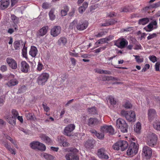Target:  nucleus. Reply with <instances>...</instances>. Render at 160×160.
Instances as JSON below:
<instances>
[{"mask_svg": "<svg viewBox=\"0 0 160 160\" xmlns=\"http://www.w3.org/2000/svg\"><path fill=\"white\" fill-rule=\"evenodd\" d=\"M121 114L129 122H135L136 120L135 112L132 111L131 110L128 112L122 110L121 112Z\"/></svg>", "mask_w": 160, "mask_h": 160, "instance_id": "obj_1", "label": "nucleus"}, {"mask_svg": "<svg viewBox=\"0 0 160 160\" xmlns=\"http://www.w3.org/2000/svg\"><path fill=\"white\" fill-rule=\"evenodd\" d=\"M70 152L65 155V157L67 160H79V158L77 155L78 150L76 148H72Z\"/></svg>", "mask_w": 160, "mask_h": 160, "instance_id": "obj_2", "label": "nucleus"}, {"mask_svg": "<svg viewBox=\"0 0 160 160\" xmlns=\"http://www.w3.org/2000/svg\"><path fill=\"white\" fill-rule=\"evenodd\" d=\"M128 146V142L124 140H120L115 143L112 146L115 150H120L121 151H124Z\"/></svg>", "mask_w": 160, "mask_h": 160, "instance_id": "obj_3", "label": "nucleus"}, {"mask_svg": "<svg viewBox=\"0 0 160 160\" xmlns=\"http://www.w3.org/2000/svg\"><path fill=\"white\" fill-rule=\"evenodd\" d=\"M49 77V73L46 72L42 73L39 75L38 77L37 82L38 84L40 85H43L45 84L46 82Z\"/></svg>", "mask_w": 160, "mask_h": 160, "instance_id": "obj_4", "label": "nucleus"}, {"mask_svg": "<svg viewBox=\"0 0 160 160\" xmlns=\"http://www.w3.org/2000/svg\"><path fill=\"white\" fill-rule=\"evenodd\" d=\"M138 148L135 142H131L128 148L127 151L128 155L133 156L138 152Z\"/></svg>", "mask_w": 160, "mask_h": 160, "instance_id": "obj_5", "label": "nucleus"}, {"mask_svg": "<svg viewBox=\"0 0 160 160\" xmlns=\"http://www.w3.org/2000/svg\"><path fill=\"white\" fill-rule=\"evenodd\" d=\"M117 126L122 132H127L128 127L124 120L121 118H118L117 121Z\"/></svg>", "mask_w": 160, "mask_h": 160, "instance_id": "obj_6", "label": "nucleus"}, {"mask_svg": "<svg viewBox=\"0 0 160 160\" xmlns=\"http://www.w3.org/2000/svg\"><path fill=\"white\" fill-rule=\"evenodd\" d=\"M157 137L156 135L152 133L148 135L147 138V144L149 146L154 147L156 145Z\"/></svg>", "mask_w": 160, "mask_h": 160, "instance_id": "obj_7", "label": "nucleus"}, {"mask_svg": "<svg viewBox=\"0 0 160 160\" xmlns=\"http://www.w3.org/2000/svg\"><path fill=\"white\" fill-rule=\"evenodd\" d=\"M128 44V41L124 38H119L115 41L114 45L118 48L122 49L124 48Z\"/></svg>", "mask_w": 160, "mask_h": 160, "instance_id": "obj_8", "label": "nucleus"}, {"mask_svg": "<svg viewBox=\"0 0 160 160\" xmlns=\"http://www.w3.org/2000/svg\"><path fill=\"white\" fill-rule=\"evenodd\" d=\"M157 21L156 20H153L147 27L144 28V29L147 32H150L153 29L157 28Z\"/></svg>", "mask_w": 160, "mask_h": 160, "instance_id": "obj_9", "label": "nucleus"}, {"mask_svg": "<svg viewBox=\"0 0 160 160\" xmlns=\"http://www.w3.org/2000/svg\"><path fill=\"white\" fill-rule=\"evenodd\" d=\"M148 119L150 121L156 119L157 117L156 110L155 109L152 108L148 109Z\"/></svg>", "mask_w": 160, "mask_h": 160, "instance_id": "obj_10", "label": "nucleus"}, {"mask_svg": "<svg viewBox=\"0 0 160 160\" xmlns=\"http://www.w3.org/2000/svg\"><path fill=\"white\" fill-rule=\"evenodd\" d=\"M88 22L86 21H81L78 22L76 26V28L78 30L82 31L86 29L88 26Z\"/></svg>", "mask_w": 160, "mask_h": 160, "instance_id": "obj_11", "label": "nucleus"}, {"mask_svg": "<svg viewBox=\"0 0 160 160\" xmlns=\"http://www.w3.org/2000/svg\"><path fill=\"white\" fill-rule=\"evenodd\" d=\"M61 30V28L60 26H54L51 29L50 34L53 37H57L60 34Z\"/></svg>", "mask_w": 160, "mask_h": 160, "instance_id": "obj_12", "label": "nucleus"}, {"mask_svg": "<svg viewBox=\"0 0 160 160\" xmlns=\"http://www.w3.org/2000/svg\"><path fill=\"white\" fill-rule=\"evenodd\" d=\"M75 128V125L73 124H70L66 127L64 129V134L68 136H71V132Z\"/></svg>", "mask_w": 160, "mask_h": 160, "instance_id": "obj_13", "label": "nucleus"}, {"mask_svg": "<svg viewBox=\"0 0 160 160\" xmlns=\"http://www.w3.org/2000/svg\"><path fill=\"white\" fill-rule=\"evenodd\" d=\"M20 68L22 72L27 73L29 70L30 67L26 62L22 61L20 63Z\"/></svg>", "mask_w": 160, "mask_h": 160, "instance_id": "obj_14", "label": "nucleus"}, {"mask_svg": "<svg viewBox=\"0 0 160 160\" xmlns=\"http://www.w3.org/2000/svg\"><path fill=\"white\" fill-rule=\"evenodd\" d=\"M142 152L144 155L147 159H149L152 155V150L151 149L147 146H144L143 148Z\"/></svg>", "mask_w": 160, "mask_h": 160, "instance_id": "obj_15", "label": "nucleus"}, {"mask_svg": "<svg viewBox=\"0 0 160 160\" xmlns=\"http://www.w3.org/2000/svg\"><path fill=\"white\" fill-rule=\"evenodd\" d=\"M7 62L12 69H15L17 68V63L15 60L11 58H8L6 59Z\"/></svg>", "mask_w": 160, "mask_h": 160, "instance_id": "obj_16", "label": "nucleus"}, {"mask_svg": "<svg viewBox=\"0 0 160 160\" xmlns=\"http://www.w3.org/2000/svg\"><path fill=\"white\" fill-rule=\"evenodd\" d=\"M101 129L103 132L108 133L112 134H113L114 133V129L111 125L104 126L101 127Z\"/></svg>", "mask_w": 160, "mask_h": 160, "instance_id": "obj_17", "label": "nucleus"}, {"mask_svg": "<svg viewBox=\"0 0 160 160\" xmlns=\"http://www.w3.org/2000/svg\"><path fill=\"white\" fill-rule=\"evenodd\" d=\"M48 29V27L47 26L43 27L37 32V37H40L45 35L47 33Z\"/></svg>", "mask_w": 160, "mask_h": 160, "instance_id": "obj_18", "label": "nucleus"}, {"mask_svg": "<svg viewBox=\"0 0 160 160\" xmlns=\"http://www.w3.org/2000/svg\"><path fill=\"white\" fill-rule=\"evenodd\" d=\"M97 155L100 158L107 159L108 156L106 153V151L104 148H101L99 149L97 152Z\"/></svg>", "mask_w": 160, "mask_h": 160, "instance_id": "obj_19", "label": "nucleus"}, {"mask_svg": "<svg viewBox=\"0 0 160 160\" xmlns=\"http://www.w3.org/2000/svg\"><path fill=\"white\" fill-rule=\"evenodd\" d=\"M10 0H1L0 1V9L4 10L8 8L9 5Z\"/></svg>", "mask_w": 160, "mask_h": 160, "instance_id": "obj_20", "label": "nucleus"}, {"mask_svg": "<svg viewBox=\"0 0 160 160\" xmlns=\"http://www.w3.org/2000/svg\"><path fill=\"white\" fill-rule=\"evenodd\" d=\"M5 118L7 120L8 122L10 124L13 125H15L16 124L15 118L14 117L11 116L9 115V112H7V114H6Z\"/></svg>", "mask_w": 160, "mask_h": 160, "instance_id": "obj_21", "label": "nucleus"}, {"mask_svg": "<svg viewBox=\"0 0 160 160\" xmlns=\"http://www.w3.org/2000/svg\"><path fill=\"white\" fill-rule=\"evenodd\" d=\"M100 124V122L96 118H90L88 121V124L89 126L95 125Z\"/></svg>", "mask_w": 160, "mask_h": 160, "instance_id": "obj_22", "label": "nucleus"}, {"mask_svg": "<svg viewBox=\"0 0 160 160\" xmlns=\"http://www.w3.org/2000/svg\"><path fill=\"white\" fill-rule=\"evenodd\" d=\"M38 50L37 48L34 46H31L30 50L29 52V54L32 57H35L37 55Z\"/></svg>", "mask_w": 160, "mask_h": 160, "instance_id": "obj_23", "label": "nucleus"}, {"mask_svg": "<svg viewBox=\"0 0 160 160\" xmlns=\"http://www.w3.org/2000/svg\"><path fill=\"white\" fill-rule=\"evenodd\" d=\"M90 131L91 133L95 135L99 139H102L104 137V134L103 133H98L96 130L94 129L91 130Z\"/></svg>", "mask_w": 160, "mask_h": 160, "instance_id": "obj_24", "label": "nucleus"}, {"mask_svg": "<svg viewBox=\"0 0 160 160\" xmlns=\"http://www.w3.org/2000/svg\"><path fill=\"white\" fill-rule=\"evenodd\" d=\"M2 143L4 144V147L10 151L12 154L14 155L16 154L14 150L11 148V146L8 144V143L7 141L2 142Z\"/></svg>", "mask_w": 160, "mask_h": 160, "instance_id": "obj_25", "label": "nucleus"}, {"mask_svg": "<svg viewBox=\"0 0 160 160\" xmlns=\"http://www.w3.org/2000/svg\"><path fill=\"white\" fill-rule=\"evenodd\" d=\"M40 137L42 140L43 141L46 143L50 144L52 142L51 139L48 136L42 134L40 135Z\"/></svg>", "mask_w": 160, "mask_h": 160, "instance_id": "obj_26", "label": "nucleus"}, {"mask_svg": "<svg viewBox=\"0 0 160 160\" xmlns=\"http://www.w3.org/2000/svg\"><path fill=\"white\" fill-rule=\"evenodd\" d=\"M18 83V81L16 79L10 80L7 83L8 86L10 87L17 85Z\"/></svg>", "mask_w": 160, "mask_h": 160, "instance_id": "obj_27", "label": "nucleus"}, {"mask_svg": "<svg viewBox=\"0 0 160 160\" xmlns=\"http://www.w3.org/2000/svg\"><path fill=\"white\" fill-rule=\"evenodd\" d=\"M88 6L87 2H85L82 4V6L78 8L79 12L80 13H83L87 8Z\"/></svg>", "mask_w": 160, "mask_h": 160, "instance_id": "obj_28", "label": "nucleus"}, {"mask_svg": "<svg viewBox=\"0 0 160 160\" xmlns=\"http://www.w3.org/2000/svg\"><path fill=\"white\" fill-rule=\"evenodd\" d=\"M67 42V39L64 37H61L58 40V44L60 45H64Z\"/></svg>", "mask_w": 160, "mask_h": 160, "instance_id": "obj_29", "label": "nucleus"}, {"mask_svg": "<svg viewBox=\"0 0 160 160\" xmlns=\"http://www.w3.org/2000/svg\"><path fill=\"white\" fill-rule=\"evenodd\" d=\"M11 18L12 20L14 22L13 25V27L14 28V29L15 30H16L18 29V26L15 24V23H17L18 21V18L15 16L14 15H12L11 17Z\"/></svg>", "mask_w": 160, "mask_h": 160, "instance_id": "obj_30", "label": "nucleus"}, {"mask_svg": "<svg viewBox=\"0 0 160 160\" xmlns=\"http://www.w3.org/2000/svg\"><path fill=\"white\" fill-rule=\"evenodd\" d=\"M64 9L61 10L60 12L62 16H64L66 15L68 12L69 11V8L67 5H64L63 7Z\"/></svg>", "mask_w": 160, "mask_h": 160, "instance_id": "obj_31", "label": "nucleus"}, {"mask_svg": "<svg viewBox=\"0 0 160 160\" xmlns=\"http://www.w3.org/2000/svg\"><path fill=\"white\" fill-rule=\"evenodd\" d=\"M39 144V142L34 141L30 143V147L33 149H37Z\"/></svg>", "mask_w": 160, "mask_h": 160, "instance_id": "obj_32", "label": "nucleus"}, {"mask_svg": "<svg viewBox=\"0 0 160 160\" xmlns=\"http://www.w3.org/2000/svg\"><path fill=\"white\" fill-rule=\"evenodd\" d=\"M42 156L47 160H52L54 158V157L52 155L48 154L46 153L42 154Z\"/></svg>", "mask_w": 160, "mask_h": 160, "instance_id": "obj_33", "label": "nucleus"}, {"mask_svg": "<svg viewBox=\"0 0 160 160\" xmlns=\"http://www.w3.org/2000/svg\"><path fill=\"white\" fill-rule=\"evenodd\" d=\"M141 123L139 122H138L134 126V130L137 133H139L141 129Z\"/></svg>", "mask_w": 160, "mask_h": 160, "instance_id": "obj_34", "label": "nucleus"}, {"mask_svg": "<svg viewBox=\"0 0 160 160\" xmlns=\"http://www.w3.org/2000/svg\"><path fill=\"white\" fill-rule=\"evenodd\" d=\"M55 10L54 9H51L49 12V16L50 19L52 20L53 21L55 19V15L54 14Z\"/></svg>", "mask_w": 160, "mask_h": 160, "instance_id": "obj_35", "label": "nucleus"}, {"mask_svg": "<svg viewBox=\"0 0 160 160\" xmlns=\"http://www.w3.org/2000/svg\"><path fill=\"white\" fill-rule=\"evenodd\" d=\"M149 22V18H146L140 19L139 20L138 23L139 24L144 25L148 23Z\"/></svg>", "mask_w": 160, "mask_h": 160, "instance_id": "obj_36", "label": "nucleus"}, {"mask_svg": "<svg viewBox=\"0 0 160 160\" xmlns=\"http://www.w3.org/2000/svg\"><path fill=\"white\" fill-rule=\"evenodd\" d=\"M58 142L64 147H66L69 145L68 143L65 141L64 138L63 137H61L59 139Z\"/></svg>", "mask_w": 160, "mask_h": 160, "instance_id": "obj_37", "label": "nucleus"}, {"mask_svg": "<svg viewBox=\"0 0 160 160\" xmlns=\"http://www.w3.org/2000/svg\"><path fill=\"white\" fill-rule=\"evenodd\" d=\"M153 127L155 129L160 131V121H155L154 122Z\"/></svg>", "mask_w": 160, "mask_h": 160, "instance_id": "obj_38", "label": "nucleus"}, {"mask_svg": "<svg viewBox=\"0 0 160 160\" xmlns=\"http://www.w3.org/2000/svg\"><path fill=\"white\" fill-rule=\"evenodd\" d=\"M78 20L77 19H75L73 22L70 24L69 28L70 29H75V27L77 24Z\"/></svg>", "mask_w": 160, "mask_h": 160, "instance_id": "obj_39", "label": "nucleus"}, {"mask_svg": "<svg viewBox=\"0 0 160 160\" xmlns=\"http://www.w3.org/2000/svg\"><path fill=\"white\" fill-rule=\"evenodd\" d=\"M13 45L15 50H19L20 49L21 44L20 41H16L14 42Z\"/></svg>", "mask_w": 160, "mask_h": 160, "instance_id": "obj_40", "label": "nucleus"}, {"mask_svg": "<svg viewBox=\"0 0 160 160\" xmlns=\"http://www.w3.org/2000/svg\"><path fill=\"white\" fill-rule=\"evenodd\" d=\"M133 56L135 58L136 61L138 63H141L143 62L144 59L142 57L135 55H133Z\"/></svg>", "mask_w": 160, "mask_h": 160, "instance_id": "obj_41", "label": "nucleus"}, {"mask_svg": "<svg viewBox=\"0 0 160 160\" xmlns=\"http://www.w3.org/2000/svg\"><path fill=\"white\" fill-rule=\"evenodd\" d=\"M25 116L28 120H33L35 118V116L32 113H26Z\"/></svg>", "mask_w": 160, "mask_h": 160, "instance_id": "obj_42", "label": "nucleus"}, {"mask_svg": "<svg viewBox=\"0 0 160 160\" xmlns=\"http://www.w3.org/2000/svg\"><path fill=\"white\" fill-rule=\"evenodd\" d=\"M39 144L37 149L42 151H45L46 150V147L43 144L39 142Z\"/></svg>", "mask_w": 160, "mask_h": 160, "instance_id": "obj_43", "label": "nucleus"}, {"mask_svg": "<svg viewBox=\"0 0 160 160\" xmlns=\"http://www.w3.org/2000/svg\"><path fill=\"white\" fill-rule=\"evenodd\" d=\"M88 111L90 113L92 114H95L97 113L96 110L94 107L88 108Z\"/></svg>", "mask_w": 160, "mask_h": 160, "instance_id": "obj_44", "label": "nucleus"}, {"mask_svg": "<svg viewBox=\"0 0 160 160\" xmlns=\"http://www.w3.org/2000/svg\"><path fill=\"white\" fill-rule=\"evenodd\" d=\"M108 99L109 101L111 104L112 105H114L116 104V101L113 97L112 96H109Z\"/></svg>", "mask_w": 160, "mask_h": 160, "instance_id": "obj_45", "label": "nucleus"}, {"mask_svg": "<svg viewBox=\"0 0 160 160\" xmlns=\"http://www.w3.org/2000/svg\"><path fill=\"white\" fill-rule=\"evenodd\" d=\"M94 143V141L93 140H88L85 143L86 146L88 147H91Z\"/></svg>", "mask_w": 160, "mask_h": 160, "instance_id": "obj_46", "label": "nucleus"}, {"mask_svg": "<svg viewBox=\"0 0 160 160\" xmlns=\"http://www.w3.org/2000/svg\"><path fill=\"white\" fill-rule=\"evenodd\" d=\"M22 51L23 56L25 58H27V47L25 46V45H24Z\"/></svg>", "mask_w": 160, "mask_h": 160, "instance_id": "obj_47", "label": "nucleus"}, {"mask_svg": "<svg viewBox=\"0 0 160 160\" xmlns=\"http://www.w3.org/2000/svg\"><path fill=\"white\" fill-rule=\"evenodd\" d=\"M123 106L126 109H129L132 107V105L129 101H127Z\"/></svg>", "mask_w": 160, "mask_h": 160, "instance_id": "obj_48", "label": "nucleus"}, {"mask_svg": "<svg viewBox=\"0 0 160 160\" xmlns=\"http://www.w3.org/2000/svg\"><path fill=\"white\" fill-rule=\"evenodd\" d=\"M160 6V1L151 5L150 6V7L152 8H157Z\"/></svg>", "mask_w": 160, "mask_h": 160, "instance_id": "obj_49", "label": "nucleus"}, {"mask_svg": "<svg viewBox=\"0 0 160 160\" xmlns=\"http://www.w3.org/2000/svg\"><path fill=\"white\" fill-rule=\"evenodd\" d=\"M42 106L43 107L44 111L45 112H48L50 110V108L47 106L46 103H43L42 104Z\"/></svg>", "mask_w": 160, "mask_h": 160, "instance_id": "obj_50", "label": "nucleus"}, {"mask_svg": "<svg viewBox=\"0 0 160 160\" xmlns=\"http://www.w3.org/2000/svg\"><path fill=\"white\" fill-rule=\"evenodd\" d=\"M106 41H105V39L104 38H102L100 40H98L96 42L95 44L96 45H98L99 44H103V43H106Z\"/></svg>", "mask_w": 160, "mask_h": 160, "instance_id": "obj_51", "label": "nucleus"}, {"mask_svg": "<svg viewBox=\"0 0 160 160\" xmlns=\"http://www.w3.org/2000/svg\"><path fill=\"white\" fill-rule=\"evenodd\" d=\"M130 10L129 6H126L121 8V12H129Z\"/></svg>", "mask_w": 160, "mask_h": 160, "instance_id": "obj_52", "label": "nucleus"}, {"mask_svg": "<svg viewBox=\"0 0 160 160\" xmlns=\"http://www.w3.org/2000/svg\"><path fill=\"white\" fill-rule=\"evenodd\" d=\"M160 66V62H157L155 65V70L156 71H160V68H159Z\"/></svg>", "mask_w": 160, "mask_h": 160, "instance_id": "obj_53", "label": "nucleus"}, {"mask_svg": "<svg viewBox=\"0 0 160 160\" xmlns=\"http://www.w3.org/2000/svg\"><path fill=\"white\" fill-rule=\"evenodd\" d=\"M106 48V46H105L102 47H100L99 48H98L96 50H95L94 51L95 53H99L101 51L104 50Z\"/></svg>", "mask_w": 160, "mask_h": 160, "instance_id": "obj_54", "label": "nucleus"}, {"mask_svg": "<svg viewBox=\"0 0 160 160\" xmlns=\"http://www.w3.org/2000/svg\"><path fill=\"white\" fill-rule=\"evenodd\" d=\"M12 115H13V116L12 117H15L16 119V118L18 115V111L16 110L13 109L12 110Z\"/></svg>", "mask_w": 160, "mask_h": 160, "instance_id": "obj_55", "label": "nucleus"}, {"mask_svg": "<svg viewBox=\"0 0 160 160\" xmlns=\"http://www.w3.org/2000/svg\"><path fill=\"white\" fill-rule=\"evenodd\" d=\"M43 65L40 62H38L37 66V70L38 71H41L42 69Z\"/></svg>", "mask_w": 160, "mask_h": 160, "instance_id": "obj_56", "label": "nucleus"}, {"mask_svg": "<svg viewBox=\"0 0 160 160\" xmlns=\"http://www.w3.org/2000/svg\"><path fill=\"white\" fill-rule=\"evenodd\" d=\"M149 58L150 60L152 62L154 63L157 61L156 57L154 56H151L149 57Z\"/></svg>", "mask_w": 160, "mask_h": 160, "instance_id": "obj_57", "label": "nucleus"}, {"mask_svg": "<svg viewBox=\"0 0 160 160\" xmlns=\"http://www.w3.org/2000/svg\"><path fill=\"white\" fill-rule=\"evenodd\" d=\"M157 36V34L155 33H153L152 34H149V35L147 37L148 40H150L151 39L154 38Z\"/></svg>", "mask_w": 160, "mask_h": 160, "instance_id": "obj_58", "label": "nucleus"}, {"mask_svg": "<svg viewBox=\"0 0 160 160\" xmlns=\"http://www.w3.org/2000/svg\"><path fill=\"white\" fill-rule=\"evenodd\" d=\"M107 21L108 22L109 24H110V25H112L117 22V21L115 20L112 19H109Z\"/></svg>", "mask_w": 160, "mask_h": 160, "instance_id": "obj_59", "label": "nucleus"}, {"mask_svg": "<svg viewBox=\"0 0 160 160\" xmlns=\"http://www.w3.org/2000/svg\"><path fill=\"white\" fill-rule=\"evenodd\" d=\"M105 34L104 32L102 31L99 32L97 34L95 35V36L97 37H101L103 36Z\"/></svg>", "mask_w": 160, "mask_h": 160, "instance_id": "obj_60", "label": "nucleus"}, {"mask_svg": "<svg viewBox=\"0 0 160 160\" xmlns=\"http://www.w3.org/2000/svg\"><path fill=\"white\" fill-rule=\"evenodd\" d=\"M102 74H103L108 75H110L111 74V72L110 71L108 70H102Z\"/></svg>", "mask_w": 160, "mask_h": 160, "instance_id": "obj_61", "label": "nucleus"}, {"mask_svg": "<svg viewBox=\"0 0 160 160\" xmlns=\"http://www.w3.org/2000/svg\"><path fill=\"white\" fill-rule=\"evenodd\" d=\"M142 48V47L140 44H136L134 47V49L135 50H139L141 49Z\"/></svg>", "mask_w": 160, "mask_h": 160, "instance_id": "obj_62", "label": "nucleus"}, {"mask_svg": "<svg viewBox=\"0 0 160 160\" xmlns=\"http://www.w3.org/2000/svg\"><path fill=\"white\" fill-rule=\"evenodd\" d=\"M7 69V67L6 65H3L0 68V70L2 72L6 71Z\"/></svg>", "mask_w": 160, "mask_h": 160, "instance_id": "obj_63", "label": "nucleus"}, {"mask_svg": "<svg viewBox=\"0 0 160 160\" xmlns=\"http://www.w3.org/2000/svg\"><path fill=\"white\" fill-rule=\"evenodd\" d=\"M107 79L108 80H111L113 81H117L118 80V79L115 77H114L112 76L108 77Z\"/></svg>", "mask_w": 160, "mask_h": 160, "instance_id": "obj_64", "label": "nucleus"}]
</instances>
